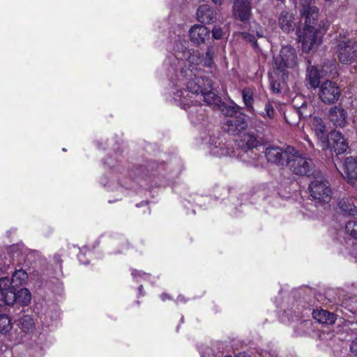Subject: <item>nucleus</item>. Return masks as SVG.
Masks as SVG:
<instances>
[{"label": "nucleus", "instance_id": "obj_1", "mask_svg": "<svg viewBox=\"0 0 357 357\" xmlns=\"http://www.w3.org/2000/svg\"><path fill=\"white\" fill-rule=\"evenodd\" d=\"M178 81L181 83L179 86L185 85L186 86V97L181 99L183 104L188 105L193 103L191 100L190 93H197L202 91H208L212 89V81L208 77L199 75L198 73H194L192 69L182 71L178 75Z\"/></svg>", "mask_w": 357, "mask_h": 357}, {"label": "nucleus", "instance_id": "obj_2", "mask_svg": "<svg viewBox=\"0 0 357 357\" xmlns=\"http://www.w3.org/2000/svg\"><path fill=\"white\" fill-rule=\"evenodd\" d=\"M285 155L286 166L294 174L302 176H308L312 174L314 165L310 158L305 157L292 146L286 149Z\"/></svg>", "mask_w": 357, "mask_h": 357}, {"label": "nucleus", "instance_id": "obj_3", "mask_svg": "<svg viewBox=\"0 0 357 357\" xmlns=\"http://www.w3.org/2000/svg\"><path fill=\"white\" fill-rule=\"evenodd\" d=\"M298 63L297 54L295 49L291 46H284L281 48L280 54L274 57L273 73H282V77L284 79L286 75L285 72L288 70L294 69Z\"/></svg>", "mask_w": 357, "mask_h": 357}, {"label": "nucleus", "instance_id": "obj_4", "mask_svg": "<svg viewBox=\"0 0 357 357\" xmlns=\"http://www.w3.org/2000/svg\"><path fill=\"white\" fill-rule=\"evenodd\" d=\"M324 30L321 28L303 27L298 32V40L301 43L302 50L305 52L312 51L321 45Z\"/></svg>", "mask_w": 357, "mask_h": 357}, {"label": "nucleus", "instance_id": "obj_5", "mask_svg": "<svg viewBox=\"0 0 357 357\" xmlns=\"http://www.w3.org/2000/svg\"><path fill=\"white\" fill-rule=\"evenodd\" d=\"M336 53L339 61L342 64H349L357 58V47L354 41L347 36L340 33L336 39Z\"/></svg>", "mask_w": 357, "mask_h": 357}, {"label": "nucleus", "instance_id": "obj_6", "mask_svg": "<svg viewBox=\"0 0 357 357\" xmlns=\"http://www.w3.org/2000/svg\"><path fill=\"white\" fill-rule=\"evenodd\" d=\"M311 197L319 203H328L332 197V191L328 182L322 177L317 178L309 185Z\"/></svg>", "mask_w": 357, "mask_h": 357}, {"label": "nucleus", "instance_id": "obj_7", "mask_svg": "<svg viewBox=\"0 0 357 357\" xmlns=\"http://www.w3.org/2000/svg\"><path fill=\"white\" fill-rule=\"evenodd\" d=\"M239 109L238 105L226 107L225 114L230 116V117L226 119L224 129L231 135L238 134L242 130H245L248 126L247 121L244 116L242 115L232 116L234 114H236Z\"/></svg>", "mask_w": 357, "mask_h": 357}, {"label": "nucleus", "instance_id": "obj_8", "mask_svg": "<svg viewBox=\"0 0 357 357\" xmlns=\"http://www.w3.org/2000/svg\"><path fill=\"white\" fill-rule=\"evenodd\" d=\"M318 87V96L323 103L330 105L337 101L340 96V90L335 82L326 81Z\"/></svg>", "mask_w": 357, "mask_h": 357}, {"label": "nucleus", "instance_id": "obj_9", "mask_svg": "<svg viewBox=\"0 0 357 357\" xmlns=\"http://www.w3.org/2000/svg\"><path fill=\"white\" fill-rule=\"evenodd\" d=\"M310 125L316 137L319 141L322 150H327L330 146V142L328 136V130L323 120L318 116H313Z\"/></svg>", "mask_w": 357, "mask_h": 357}, {"label": "nucleus", "instance_id": "obj_10", "mask_svg": "<svg viewBox=\"0 0 357 357\" xmlns=\"http://www.w3.org/2000/svg\"><path fill=\"white\" fill-rule=\"evenodd\" d=\"M312 0H303L302 9L301 14L303 18H305L304 27L321 28L320 25L315 26L314 24L318 19V8L314 6H311Z\"/></svg>", "mask_w": 357, "mask_h": 357}, {"label": "nucleus", "instance_id": "obj_11", "mask_svg": "<svg viewBox=\"0 0 357 357\" xmlns=\"http://www.w3.org/2000/svg\"><path fill=\"white\" fill-rule=\"evenodd\" d=\"M233 14L236 19L245 22L251 15L250 0H235L233 6Z\"/></svg>", "mask_w": 357, "mask_h": 357}, {"label": "nucleus", "instance_id": "obj_12", "mask_svg": "<svg viewBox=\"0 0 357 357\" xmlns=\"http://www.w3.org/2000/svg\"><path fill=\"white\" fill-rule=\"evenodd\" d=\"M189 36L192 43L200 45L209 38L210 30L204 25L195 24L189 30Z\"/></svg>", "mask_w": 357, "mask_h": 357}, {"label": "nucleus", "instance_id": "obj_13", "mask_svg": "<svg viewBox=\"0 0 357 357\" xmlns=\"http://www.w3.org/2000/svg\"><path fill=\"white\" fill-rule=\"evenodd\" d=\"M286 150L282 151L278 146H268L265 151V155L268 162L280 165H286Z\"/></svg>", "mask_w": 357, "mask_h": 357}, {"label": "nucleus", "instance_id": "obj_14", "mask_svg": "<svg viewBox=\"0 0 357 357\" xmlns=\"http://www.w3.org/2000/svg\"><path fill=\"white\" fill-rule=\"evenodd\" d=\"M342 175L349 182L357 180V158L347 157L343 162Z\"/></svg>", "mask_w": 357, "mask_h": 357}, {"label": "nucleus", "instance_id": "obj_15", "mask_svg": "<svg viewBox=\"0 0 357 357\" xmlns=\"http://www.w3.org/2000/svg\"><path fill=\"white\" fill-rule=\"evenodd\" d=\"M280 27L285 32H290L294 30L296 22L294 13L289 11H283L279 17Z\"/></svg>", "mask_w": 357, "mask_h": 357}, {"label": "nucleus", "instance_id": "obj_16", "mask_svg": "<svg viewBox=\"0 0 357 357\" xmlns=\"http://www.w3.org/2000/svg\"><path fill=\"white\" fill-rule=\"evenodd\" d=\"M329 118L335 126L344 127L347 123V112L344 109L335 106L331 108Z\"/></svg>", "mask_w": 357, "mask_h": 357}, {"label": "nucleus", "instance_id": "obj_17", "mask_svg": "<svg viewBox=\"0 0 357 357\" xmlns=\"http://www.w3.org/2000/svg\"><path fill=\"white\" fill-rule=\"evenodd\" d=\"M198 20L203 24H210L215 20V11L208 5L199 7L197 12Z\"/></svg>", "mask_w": 357, "mask_h": 357}, {"label": "nucleus", "instance_id": "obj_18", "mask_svg": "<svg viewBox=\"0 0 357 357\" xmlns=\"http://www.w3.org/2000/svg\"><path fill=\"white\" fill-rule=\"evenodd\" d=\"M208 148L211 154L213 156L220 158L229 155L228 147L217 139H211Z\"/></svg>", "mask_w": 357, "mask_h": 357}, {"label": "nucleus", "instance_id": "obj_19", "mask_svg": "<svg viewBox=\"0 0 357 357\" xmlns=\"http://www.w3.org/2000/svg\"><path fill=\"white\" fill-rule=\"evenodd\" d=\"M312 317L319 323L332 324L335 321V316L333 313L328 312L325 310H316L312 312Z\"/></svg>", "mask_w": 357, "mask_h": 357}, {"label": "nucleus", "instance_id": "obj_20", "mask_svg": "<svg viewBox=\"0 0 357 357\" xmlns=\"http://www.w3.org/2000/svg\"><path fill=\"white\" fill-rule=\"evenodd\" d=\"M195 95L197 99L195 102H199L201 100H204L207 105L217 104L220 101V98L213 91H202L197 93H191Z\"/></svg>", "mask_w": 357, "mask_h": 357}, {"label": "nucleus", "instance_id": "obj_21", "mask_svg": "<svg viewBox=\"0 0 357 357\" xmlns=\"http://www.w3.org/2000/svg\"><path fill=\"white\" fill-rule=\"evenodd\" d=\"M333 140V149L337 154L344 153L348 149V143L344 137L338 132L332 133Z\"/></svg>", "mask_w": 357, "mask_h": 357}, {"label": "nucleus", "instance_id": "obj_22", "mask_svg": "<svg viewBox=\"0 0 357 357\" xmlns=\"http://www.w3.org/2000/svg\"><path fill=\"white\" fill-rule=\"evenodd\" d=\"M242 142L245 143L247 150L245 153L250 156L253 160L257 159V153H255L252 149L257 144V139L255 136L250 134H244L242 137Z\"/></svg>", "mask_w": 357, "mask_h": 357}, {"label": "nucleus", "instance_id": "obj_23", "mask_svg": "<svg viewBox=\"0 0 357 357\" xmlns=\"http://www.w3.org/2000/svg\"><path fill=\"white\" fill-rule=\"evenodd\" d=\"M307 80L312 88L316 89L320 85V72L317 67L310 66L307 70Z\"/></svg>", "mask_w": 357, "mask_h": 357}, {"label": "nucleus", "instance_id": "obj_24", "mask_svg": "<svg viewBox=\"0 0 357 357\" xmlns=\"http://www.w3.org/2000/svg\"><path fill=\"white\" fill-rule=\"evenodd\" d=\"M338 206L342 212L354 215L357 213V207L354 205V201L351 198H343L338 202Z\"/></svg>", "mask_w": 357, "mask_h": 357}, {"label": "nucleus", "instance_id": "obj_25", "mask_svg": "<svg viewBox=\"0 0 357 357\" xmlns=\"http://www.w3.org/2000/svg\"><path fill=\"white\" fill-rule=\"evenodd\" d=\"M28 280V274L22 269L16 270L11 278L12 287H20L22 286L26 283Z\"/></svg>", "mask_w": 357, "mask_h": 357}, {"label": "nucleus", "instance_id": "obj_26", "mask_svg": "<svg viewBox=\"0 0 357 357\" xmlns=\"http://www.w3.org/2000/svg\"><path fill=\"white\" fill-rule=\"evenodd\" d=\"M202 59L200 58L199 55L197 52H192L190 53V55L188 57V67L185 68H183L180 73L183 70H188L189 69H192L194 73H198L199 71L197 66L202 63Z\"/></svg>", "mask_w": 357, "mask_h": 357}, {"label": "nucleus", "instance_id": "obj_27", "mask_svg": "<svg viewBox=\"0 0 357 357\" xmlns=\"http://www.w3.org/2000/svg\"><path fill=\"white\" fill-rule=\"evenodd\" d=\"M19 327L24 332L31 331L34 326L33 319L29 315H24L18 321Z\"/></svg>", "mask_w": 357, "mask_h": 357}, {"label": "nucleus", "instance_id": "obj_28", "mask_svg": "<svg viewBox=\"0 0 357 357\" xmlns=\"http://www.w3.org/2000/svg\"><path fill=\"white\" fill-rule=\"evenodd\" d=\"M242 97L245 105L248 108L250 112L254 110L253 108V91L250 88L244 89L242 91Z\"/></svg>", "mask_w": 357, "mask_h": 357}, {"label": "nucleus", "instance_id": "obj_29", "mask_svg": "<svg viewBox=\"0 0 357 357\" xmlns=\"http://www.w3.org/2000/svg\"><path fill=\"white\" fill-rule=\"evenodd\" d=\"M17 301L22 305H27L31 301V293L26 288H22L16 292Z\"/></svg>", "mask_w": 357, "mask_h": 357}, {"label": "nucleus", "instance_id": "obj_30", "mask_svg": "<svg viewBox=\"0 0 357 357\" xmlns=\"http://www.w3.org/2000/svg\"><path fill=\"white\" fill-rule=\"evenodd\" d=\"M1 295L4 303L8 305H13L17 301L16 289L13 287H12V289L2 291Z\"/></svg>", "mask_w": 357, "mask_h": 357}, {"label": "nucleus", "instance_id": "obj_31", "mask_svg": "<svg viewBox=\"0 0 357 357\" xmlns=\"http://www.w3.org/2000/svg\"><path fill=\"white\" fill-rule=\"evenodd\" d=\"M10 318L4 314H0V333H7L11 329Z\"/></svg>", "mask_w": 357, "mask_h": 357}, {"label": "nucleus", "instance_id": "obj_32", "mask_svg": "<svg viewBox=\"0 0 357 357\" xmlns=\"http://www.w3.org/2000/svg\"><path fill=\"white\" fill-rule=\"evenodd\" d=\"M345 231L351 237L357 240V221H349L345 225Z\"/></svg>", "mask_w": 357, "mask_h": 357}, {"label": "nucleus", "instance_id": "obj_33", "mask_svg": "<svg viewBox=\"0 0 357 357\" xmlns=\"http://www.w3.org/2000/svg\"><path fill=\"white\" fill-rule=\"evenodd\" d=\"M261 115L266 119H273L275 116V109L272 103L267 102L264 106V112L261 113Z\"/></svg>", "mask_w": 357, "mask_h": 357}, {"label": "nucleus", "instance_id": "obj_34", "mask_svg": "<svg viewBox=\"0 0 357 357\" xmlns=\"http://www.w3.org/2000/svg\"><path fill=\"white\" fill-rule=\"evenodd\" d=\"M280 73H278L277 75H275L273 72L270 74V85L271 90L274 93H279L280 91V84L277 81L274 80L273 76H278Z\"/></svg>", "mask_w": 357, "mask_h": 357}, {"label": "nucleus", "instance_id": "obj_35", "mask_svg": "<svg viewBox=\"0 0 357 357\" xmlns=\"http://www.w3.org/2000/svg\"><path fill=\"white\" fill-rule=\"evenodd\" d=\"M10 284H11V280L6 278H0V293H2V291H5L8 290V289H12V287H10Z\"/></svg>", "mask_w": 357, "mask_h": 357}, {"label": "nucleus", "instance_id": "obj_36", "mask_svg": "<svg viewBox=\"0 0 357 357\" xmlns=\"http://www.w3.org/2000/svg\"><path fill=\"white\" fill-rule=\"evenodd\" d=\"M212 36L216 40L222 38L223 36V32L222 29H220V27H214V29L212 31Z\"/></svg>", "mask_w": 357, "mask_h": 357}, {"label": "nucleus", "instance_id": "obj_37", "mask_svg": "<svg viewBox=\"0 0 357 357\" xmlns=\"http://www.w3.org/2000/svg\"><path fill=\"white\" fill-rule=\"evenodd\" d=\"M350 351L356 356H357V337L352 340L350 344Z\"/></svg>", "mask_w": 357, "mask_h": 357}, {"label": "nucleus", "instance_id": "obj_38", "mask_svg": "<svg viewBox=\"0 0 357 357\" xmlns=\"http://www.w3.org/2000/svg\"><path fill=\"white\" fill-rule=\"evenodd\" d=\"M206 60L205 61L204 65L206 66L211 67V63H212L213 56H212V54H211V52L209 50L206 53Z\"/></svg>", "mask_w": 357, "mask_h": 357}, {"label": "nucleus", "instance_id": "obj_39", "mask_svg": "<svg viewBox=\"0 0 357 357\" xmlns=\"http://www.w3.org/2000/svg\"><path fill=\"white\" fill-rule=\"evenodd\" d=\"M132 275L135 278H137L138 276L141 277V278H146L149 277V275L146 273L138 271H133L132 272Z\"/></svg>", "mask_w": 357, "mask_h": 357}, {"label": "nucleus", "instance_id": "obj_40", "mask_svg": "<svg viewBox=\"0 0 357 357\" xmlns=\"http://www.w3.org/2000/svg\"><path fill=\"white\" fill-rule=\"evenodd\" d=\"M54 259L55 261V262L59 265L61 266V262H62V260H61V256L59 255H55L54 256Z\"/></svg>", "mask_w": 357, "mask_h": 357}, {"label": "nucleus", "instance_id": "obj_41", "mask_svg": "<svg viewBox=\"0 0 357 357\" xmlns=\"http://www.w3.org/2000/svg\"><path fill=\"white\" fill-rule=\"evenodd\" d=\"M306 105H306V103H305V102H303V103L301 105V106L300 107V111H299V112H300V114H301L302 116H307V114H305V112H303V109H304V108H305V107H306Z\"/></svg>", "mask_w": 357, "mask_h": 357}, {"label": "nucleus", "instance_id": "obj_42", "mask_svg": "<svg viewBox=\"0 0 357 357\" xmlns=\"http://www.w3.org/2000/svg\"><path fill=\"white\" fill-rule=\"evenodd\" d=\"M243 37L245 38H246V39L248 38L249 40V41L252 42V40H254V37L253 36H250V35H248L247 33H243Z\"/></svg>", "mask_w": 357, "mask_h": 357}, {"label": "nucleus", "instance_id": "obj_43", "mask_svg": "<svg viewBox=\"0 0 357 357\" xmlns=\"http://www.w3.org/2000/svg\"><path fill=\"white\" fill-rule=\"evenodd\" d=\"M161 298L163 301H165L167 298H169V296L166 294H162L161 295Z\"/></svg>", "mask_w": 357, "mask_h": 357}, {"label": "nucleus", "instance_id": "obj_44", "mask_svg": "<svg viewBox=\"0 0 357 357\" xmlns=\"http://www.w3.org/2000/svg\"><path fill=\"white\" fill-rule=\"evenodd\" d=\"M212 1L215 4H222V0H212Z\"/></svg>", "mask_w": 357, "mask_h": 357}, {"label": "nucleus", "instance_id": "obj_45", "mask_svg": "<svg viewBox=\"0 0 357 357\" xmlns=\"http://www.w3.org/2000/svg\"><path fill=\"white\" fill-rule=\"evenodd\" d=\"M177 301H178V302H183V301H184V298H183V296H179L177 298Z\"/></svg>", "mask_w": 357, "mask_h": 357}, {"label": "nucleus", "instance_id": "obj_46", "mask_svg": "<svg viewBox=\"0 0 357 357\" xmlns=\"http://www.w3.org/2000/svg\"><path fill=\"white\" fill-rule=\"evenodd\" d=\"M177 96L181 98L183 97V91L181 90L180 91H178V95Z\"/></svg>", "mask_w": 357, "mask_h": 357}, {"label": "nucleus", "instance_id": "obj_47", "mask_svg": "<svg viewBox=\"0 0 357 357\" xmlns=\"http://www.w3.org/2000/svg\"><path fill=\"white\" fill-rule=\"evenodd\" d=\"M251 163L253 164V165L255 166H257L259 164L257 162H254V161H250Z\"/></svg>", "mask_w": 357, "mask_h": 357}, {"label": "nucleus", "instance_id": "obj_48", "mask_svg": "<svg viewBox=\"0 0 357 357\" xmlns=\"http://www.w3.org/2000/svg\"><path fill=\"white\" fill-rule=\"evenodd\" d=\"M139 291L141 292L142 290V285L139 287Z\"/></svg>", "mask_w": 357, "mask_h": 357}, {"label": "nucleus", "instance_id": "obj_49", "mask_svg": "<svg viewBox=\"0 0 357 357\" xmlns=\"http://www.w3.org/2000/svg\"><path fill=\"white\" fill-rule=\"evenodd\" d=\"M225 357H231V356H225Z\"/></svg>", "mask_w": 357, "mask_h": 357}]
</instances>
